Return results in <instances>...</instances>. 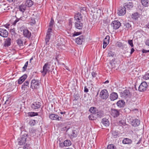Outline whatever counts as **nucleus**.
I'll list each match as a JSON object with an SVG mask.
<instances>
[{"label": "nucleus", "mask_w": 149, "mask_h": 149, "mask_svg": "<svg viewBox=\"0 0 149 149\" xmlns=\"http://www.w3.org/2000/svg\"><path fill=\"white\" fill-rule=\"evenodd\" d=\"M72 144L71 141L70 140H66L63 142V145L65 146H68Z\"/></svg>", "instance_id": "obj_28"}, {"label": "nucleus", "mask_w": 149, "mask_h": 149, "mask_svg": "<svg viewBox=\"0 0 149 149\" xmlns=\"http://www.w3.org/2000/svg\"><path fill=\"white\" fill-rule=\"evenodd\" d=\"M103 115L104 113L102 111L98 110L94 107V120L98 118H101Z\"/></svg>", "instance_id": "obj_1"}, {"label": "nucleus", "mask_w": 149, "mask_h": 149, "mask_svg": "<svg viewBox=\"0 0 149 149\" xmlns=\"http://www.w3.org/2000/svg\"><path fill=\"white\" fill-rule=\"evenodd\" d=\"M128 44L131 47H134L132 40H128Z\"/></svg>", "instance_id": "obj_45"}, {"label": "nucleus", "mask_w": 149, "mask_h": 149, "mask_svg": "<svg viewBox=\"0 0 149 149\" xmlns=\"http://www.w3.org/2000/svg\"><path fill=\"white\" fill-rule=\"evenodd\" d=\"M29 145H27V144L24 146L23 147L24 149H29Z\"/></svg>", "instance_id": "obj_57"}, {"label": "nucleus", "mask_w": 149, "mask_h": 149, "mask_svg": "<svg viewBox=\"0 0 149 149\" xmlns=\"http://www.w3.org/2000/svg\"><path fill=\"white\" fill-rule=\"evenodd\" d=\"M112 137V138H116L119 137V133L117 132L113 131L111 132Z\"/></svg>", "instance_id": "obj_24"}, {"label": "nucleus", "mask_w": 149, "mask_h": 149, "mask_svg": "<svg viewBox=\"0 0 149 149\" xmlns=\"http://www.w3.org/2000/svg\"><path fill=\"white\" fill-rule=\"evenodd\" d=\"M28 63V61H27L25 63L24 66L23 67V71H24L26 70Z\"/></svg>", "instance_id": "obj_40"}, {"label": "nucleus", "mask_w": 149, "mask_h": 149, "mask_svg": "<svg viewBox=\"0 0 149 149\" xmlns=\"http://www.w3.org/2000/svg\"><path fill=\"white\" fill-rule=\"evenodd\" d=\"M148 86V84H140L139 86V90L141 92L145 91Z\"/></svg>", "instance_id": "obj_20"}, {"label": "nucleus", "mask_w": 149, "mask_h": 149, "mask_svg": "<svg viewBox=\"0 0 149 149\" xmlns=\"http://www.w3.org/2000/svg\"><path fill=\"white\" fill-rule=\"evenodd\" d=\"M50 67L48 63H45L43 67V71L44 76L45 75L47 72L49 70Z\"/></svg>", "instance_id": "obj_13"}, {"label": "nucleus", "mask_w": 149, "mask_h": 149, "mask_svg": "<svg viewBox=\"0 0 149 149\" xmlns=\"http://www.w3.org/2000/svg\"><path fill=\"white\" fill-rule=\"evenodd\" d=\"M89 111L91 113H92V111H93V107H91L89 109Z\"/></svg>", "instance_id": "obj_59"}, {"label": "nucleus", "mask_w": 149, "mask_h": 149, "mask_svg": "<svg viewBox=\"0 0 149 149\" xmlns=\"http://www.w3.org/2000/svg\"><path fill=\"white\" fill-rule=\"evenodd\" d=\"M20 30L21 32L23 31V35L25 37L29 38L31 37V33L28 29L22 27L20 28Z\"/></svg>", "instance_id": "obj_2"}, {"label": "nucleus", "mask_w": 149, "mask_h": 149, "mask_svg": "<svg viewBox=\"0 0 149 149\" xmlns=\"http://www.w3.org/2000/svg\"><path fill=\"white\" fill-rule=\"evenodd\" d=\"M41 106V103L38 102H34L31 105V107L32 109H36L39 108Z\"/></svg>", "instance_id": "obj_11"}, {"label": "nucleus", "mask_w": 149, "mask_h": 149, "mask_svg": "<svg viewBox=\"0 0 149 149\" xmlns=\"http://www.w3.org/2000/svg\"><path fill=\"white\" fill-rule=\"evenodd\" d=\"M123 6L125 9H130L133 7V3L132 2H129L125 3L124 4Z\"/></svg>", "instance_id": "obj_16"}, {"label": "nucleus", "mask_w": 149, "mask_h": 149, "mask_svg": "<svg viewBox=\"0 0 149 149\" xmlns=\"http://www.w3.org/2000/svg\"><path fill=\"white\" fill-rule=\"evenodd\" d=\"M33 4L31 0H27L26 1V6L29 7L31 6Z\"/></svg>", "instance_id": "obj_29"}, {"label": "nucleus", "mask_w": 149, "mask_h": 149, "mask_svg": "<svg viewBox=\"0 0 149 149\" xmlns=\"http://www.w3.org/2000/svg\"><path fill=\"white\" fill-rule=\"evenodd\" d=\"M143 78L146 80L149 79V73H146L143 76Z\"/></svg>", "instance_id": "obj_38"}, {"label": "nucleus", "mask_w": 149, "mask_h": 149, "mask_svg": "<svg viewBox=\"0 0 149 149\" xmlns=\"http://www.w3.org/2000/svg\"><path fill=\"white\" fill-rule=\"evenodd\" d=\"M117 105L119 107H123L125 105V102L124 100H119L117 102Z\"/></svg>", "instance_id": "obj_22"}, {"label": "nucleus", "mask_w": 149, "mask_h": 149, "mask_svg": "<svg viewBox=\"0 0 149 149\" xmlns=\"http://www.w3.org/2000/svg\"><path fill=\"white\" fill-rule=\"evenodd\" d=\"M84 92H87L88 91V89L87 88L86 86L84 87Z\"/></svg>", "instance_id": "obj_60"}, {"label": "nucleus", "mask_w": 149, "mask_h": 149, "mask_svg": "<svg viewBox=\"0 0 149 149\" xmlns=\"http://www.w3.org/2000/svg\"><path fill=\"white\" fill-rule=\"evenodd\" d=\"M132 141L131 139L128 138H125L123 141V144H131Z\"/></svg>", "instance_id": "obj_25"}, {"label": "nucleus", "mask_w": 149, "mask_h": 149, "mask_svg": "<svg viewBox=\"0 0 149 149\" xmlns=\"http://www.w3.org/2000/svg\"><path fill=\"white\" fill-rule=\"evenodd\" d=\"M10 25L9 24H6V25H5V26L7 28H8V26Z\"/></svg>", "instance_id": "obj_63"}, {"label": "nucleus", "mask_w": 149, "mask_h": 149, "mask_svg": "<svg viewBox=\"0 0 149 149\" xmlns=\"http://www.w3.org/2000/svg\"><path fill=\"white\" fill-rule=\"evenodd\" d=\"M80 18H78L76 17V21L75 23V27L79 29H82L83 26V24L81 22L80 17Z\"/></svg>", "instance_id": "obj_3"}, {"label": "nucleus", "mask_w": 149, "mask_h": 149, "mask_svg": "<svg viewBox=\"0 0 149 149\" xmlns=\"http://www.w3.org/2000/svg\"><path fill=\"white\" fill-rule=\"evenodd\" d=\"M84 40V36H81L75 39V42L78 44H81Z\"/></svg>", "instance_id": "obj_18"}, {"label": "nucleus", "mask_w": 149, "mask_h": 149, "mask_svg": "<svg viewBox=\"0 0 149 149\" xmlns=\"http://www.w3.org/2000/svg\"><path fill=\"white\" fill-rule=\"evenodd\" d=\"M140 14L137 12L135 13L132 14V17L135 20L137 19L140 17Z\"/></svg>", "instance_id": "obj_23"}, {"label": "nucleus", "mask_w": 149, "mask_h": 149, "mask_svg": "<svg viewBox=\"0 0 149 149\" xmlns=\"http://www.w3.org/2000/svg\"><path fill=\"white\" fill-rule=\"evenodd\" d=\"M86 10V8L85 7H81L80 8V12H82L83 11H85Z\"/></svg>", "instance_id": "obj_52"}, {"label": "nucleus", "mask_w": 149, "mask_h": 149, "mask_svg": "<svg viewBox=\"0 0 149 149\" xmlns=\"http://www.w3.org/2000/svg\"><path fill=\"white\" fill-rule=\"evenodd\" d=\"M29 84H23L22 87V90H25L26 89H27L29 87Z\"/></svg>", "instance_id": "obj_35"}, {"label": "nucleus", "mask_w": 149, "mask_h": 149, "mask_svg": "<svg viewBox=\"0 0 149 149\" xmlns=\"http://www.w3.org/2000/svg\"><path fill=\"white\" fill-rule=\"evenodd\" d=\"M27 76V74H25L21 77L18 79V84H22L26 79Z\"/></svg>", "instance_id": "obj_19"}, {"label": "nucleus", "mask_w": 149, "mask_h": 149, "mask_svg": "<svg viewBox=\"0 0 149 149\" xmlns=\"http://www.w3.org/2000/svg\"><path fill=\"white\" fill-rule=\"evenodd\" d=\"M50 39V36L46 35V37L45 39V41L46 44L49 42Z\"/></svg>", "instance_id": "obj_44"}, {"label": "nucleus", "mask_w": 149, "mask_h": 149, "mask_svg": "<svg viewBox=\"0 0 149 149\" xmlns=\"http://www.w3.org/2000/svg\"><path fill=\"white\" fill-rule=\"evenodd\" d=\"M38 114L37 113L34 112H30L28 113V115L29 116L31 117H33L36 116H37Z\"/></svg>", "instance_id": "obj_34"}, {"label": "nucleus", "mask_w": 149, "mask_h": 149, "mask_svg": "<svg viewBox=\"0 0 149 149\" xmlns=\"http://www.w3.org/2000/svg\"><path fill=\"white\" fill-rule=\"evenodd\" d=\"M109 43L107 42H105V41H104L103 40V48L104 49H105L107 46L108 45Z\"/></svg>", "instance_id": "obj_48"}, {"label": "nucleus", "mask_w": 149, "mask_h": 149, "mask_svg": "<svg viewBox=\"0 0 149 149\" xmlns=\"http://www.w3.org/2000/svg\"><path fill=\"white\" fill-rule=\"evenodd\" d=\"M10 102V100H6V102H5V103L6 104V103H8V104H9V102Z\"/></svg>", "instance_id": "obj_61"}, {"label": "nucleus", "mask_w": 149, "mask_h": 149, "mask_svg": "<svg viewBox=\"0 0 149 149\" xmlns=\"http://www.w3.org/2000/svg\"><path fill=\"white\" fill-rule=\"evenodd\" d=\"M141 2L143 6L145 7L148 6V0H141Z\"/></svg>", "instance_id": "obj_30"}, {"label": "nucleus", "mask_w": 149, "mask_h": 149, "mask_svg": "<svg viewBox=\"0 0 149 149\" xmlns=\"http://www.w3.org/2000/svg\"><path fill=\"white\" fill-rule=\"evenodd\" d=\"M109 94L107 91L106 89L102 90L100 92V97L103 99H106L109 96Z\"/></svg>", "instance_id": "obj_5"}, {"label": "nucleus", "mask_w": 149, "mask_h": 149, "mask_svg": "<svg viewBox=\"0 0 149 149\" xmlns=\"http://www.w3.org/2000/svg\"><path fill=\"white\" fill-rule=\"evenodd\" d=\"M24 18V16H23L22 17H21L19 18H17V19L15 21L13 22V24L14 25L16 23H17V22H18L20 20L22 21L25 20V19Z\"/></svg>", "instance_id": "obj_31"}, {"label": "nucleus", "mask_w": 149, "mask_h": 149, "mask_svg": "<svg viewBox=\"0 0 149 149\" xmlns=\"http://www.w3.org/2000/svg\"><path fill=\"white\" fill-rule=\"evenodd\" d=\"M36 130L33 128H31L29 130V132L30 133H35Z\"/></svg>", "instance_id": "obj_51"}, {"label": "nucleus", "mask_w": 149, "mask_h": 149, "mask_svg": "<svg viewBox=\"0 0 149 149\" xmlns=\"http://www.w3.org/2000/svg\"><path fill=\"white\" fill-rule=\"evenodd\" d=\"M17 43L20 46L23 45V42L22 39H18L16 40Z\"/></svg>", "instance_id": "obj_32"}, {"label": "nucleus", "mask_w": 149, "mask_h": 149, "mask_svg": "<svg viewBox=\"0 0 149 149\" xmlns=\"http://www.w3.org/2000/svg\"><path fill=\"white\" fill-rule=\"evenodd\" d=\"M107 148V149H114V146L113 145H109L108 146Z\"/></svg>", "instance_id": "obj_47"}, {"label": "nucleus", "mask_w": 149, "mask_h": 149, "mask_svg": "<svg viewBox=\"0 0 149 149\" xmlns=\"http://www.w3.org/2000/svg\"><path fill=\"white\" fill-rule=\"evenodd\" d=\"M54 23V19L52 18L51 19L50 22L49 24V26L50 27H52L53 26V25Z\"/></svg>", "instance_id": "obj_41"}, {"label": "nucleus", "mask_w": 149, "mask_h": 149, "mask_svg": "<svg viewBox=\"0 0 149 149\" xmlns=\"http://www.w3.org/2000/svg\"><path fill=\"white\" fill-rule=\"evenodd\" d=\"M30 22V24L31 25L34 24L36 23V21L34 19L31 18Z\"/></svg>", "instance_id": "obj_46"}, {"label": "nucleus", "mask_w": 149, "mask_h": 149, "mask_svg": "<svg viewBox=\"0 0 149 149\" xmlns=\"http://www.w3.org/2000/svg\"><path fill=\"white\" fill-rule=\"evenodd\" d=\"M39 81L37 80L33 79L31 81V84H39Z\"/></svg>", "instance_id": "obj_36"}, {"label": "nucleus", "mask_w": 149, "mask_h": 149, "mask_svg": "<svg viewBox=\"0 0 149 149\" xmlns=\"http://www.w3.org/2000/svg\"><path fill=\"white\" fill-rule=\"evenodd\" d=\"M111 114L113 117L114 118L117 117L120 114L119 111L115 109H112L111 111Z\"/></svg>", "instance_id": "obj_12"}, {"label": "nucleus", "mask_w": 149, "mask_h": 149, "mask_svg": "<svg viewBox=\"0 0 149 149\" xmlns=\"http://www.w3.org/2000/svg\"><path fill=\"white\" fill-rule=\"evenodd\" d=\"M3 46L5 47H8L11 44V39L10 38H8L4 39Z\"/></svg>", "instance_id": "obj_7"}, {"label": "nucleus", "mask_w": 149, "mask_h": 149, "mask_svg": "<svg viewBox=\"0 0 149 149\" xmlns=\"http://www.w3.org/2000/svg\"><path fill=\"white\" fill-rule=\"evenodd\" d=\"M68 135L71 139H72L74 137L77 136V131L75 130H72L71 132L68 133Z\"/></svg>", "instance_id": "obj_14"}, {"label": "nucleus", "mask_w": 149, "mask_h": 149, "mask_svg": "<svg viewBox=\"0 0 149 149\" xmlns=\"http://www.w3.org/2000/svg\"><path fill=\"white\" fill-rule=\"evenodd\" d=\"M116 46L119 47L123 48L124 45L121 42H117L116 44Z\"/></svg>", "instance_id": "obj_33"}, {"label": "nucleus", "mask_w": 149, "mask_h": 149, "mask_svg": "<svg viewBox=\"0 0 149 149\" xmlns=\"http://www.w3.org/2000/svg\"><path fill=\"white\" fill-rule=\"evenodd\" d=\"M126 13V9L124 6L120 7L118 9V14L119 16L123 15Z\"/></svg>", "instance_id": "obj_9"}, {"label": "nucleus", "mask_w": 149, "mask_h": 149, "mask_svg": "<svg viewBox=\"0 0 149 149\" xmlns=\"http://www.w3.org/2000/svg\"><path fill=\"white\" fill-rule=\"evenodd\" d=\"M36 123V121L34 120H31L29 122V124L31 126H33Z\"/></svg>", "instance_id": "obj_43"}, {"label": "nucleus", "mask_w": 149, "mask_h": 149, "mask_svg": "<svg viewBox=\"0 0 149 149\" xmlns=\"http://www.w3.org/2000/svg\"><path fill=\"white\" fill-rule=\"evenodd\" d=\"M10 3H12L14 1V0H7Z\"/></svg>", "instance_id": "obj_62"}, {"label": "nucleus", "mask_w": 149, "mask_h": 149, "mask_svg": "<svg viewBox=\"0 0 149 149\" xmlns=\"http://www.w3.org/2000/svg\"><path fill=\"white\" fill-rule=\"evenodd\" d=\"M27 135L24 134L21 136L18 139V144L20 145H22L25 143L27 138Z\"/></svg>", "instance_id": "obj_4"}, {"label": "nucleus", "mask_w": 149, "mask_h": 149, "mask_svg": "<svg viewBox=\"0 0 149 149\" xmlns=\"http://www.w3.org/2000/svg\"><path fill=\"white\" fill-rule=\"evenodd\" d=\"M8 33V31L5 29L0 28V36L4 38L7 37Z\"/></svg>", "instance_id": "obj_6"}, {"label": "nucleus", "mask_w": 149, "mask_h": 149, "mask_svg": "<svg viewBox=\"0 0 149 149\" xmlns=\"http://www.w3.org/2000/svg\"><path fill=\"white\" fill-rule=\"evenodd\" d=\"M111 25L113 29L116 30L119 28L121 26V23L118 21H114L112 22Z\"/></svg>", "instance_id": "obj_8"}, {"label": "nucleus", "mask_w": 149, "mask_h": 149, "mask_svg": "<svg viewBox=\"0 0 149 149\" xmlns=\"http://www.w3.org/2000/svg\"><path fill=\"white\" fill-rule=\"evenodd\" d=\"M145 44L149 46V38L146 40L145 42Z\"/></svg>", "instance_id": "obj_53"}, {"label": "nucleus", "mask_w": 149, "mask_h": 149, "mask_svg": "<svg viewBox=\"0 0 149 149\" xmlns=\"http://www.w3.org/2000/svg\"><path fill=\"white\" fill-rule=\"evenodd\" d=\"M49 117L51 119L53 120H60L61 119V117H59L58 115L54 114H50Z\"/></svg>", "instance_id": "obj_10"}, {"label": "nucleus", "mask_w": 149, "mask_h": 149, "mask_svg": "<svg viewBox=\"0 0 149 149\" xmlns=\"http://www.w3.org/2000/svg\"><path fill=\"white\" fill-rule=\"evenodd\" d=\"M147 84V83L146 81H141V83L140 84Z\"/></svg>", "instance_id": "obj_64"}, {"label": "nucleus", "mask_w": 149, "mask_h": 149, "mask_svg": "<svg viewBox=\"0 0 149 149\" xmlns=\"http://www.w3.org/2000/svg\"><path fill=\"white\" fill-rule=\"evenodd\" d=\"M109 39L110 37L109 36H106V37L104 40L103 41H105V42L109 43Z\"/></svg>", "instance_id": "obj_39"}, {"label": "nucleus", "mask_w": 149, "mask_h": 149, "mask_svg": "<svg viewBox=\"0 0 149 149\" xmlns=\"http://www.w3.org/2000/svg\"><path fill=\"white\" fill-rule=\"evenodd\" d=\"M102 124L105 126H108L110 124V123L108 119L106 118H103L102 121Z\"/></svg>", "instance_id": "obj_21"}, {"label": "nucleus", "mask_w": 149, "mask_h": 149, "mask_svg": "<svg viewBox=\"0 0 149 149\" xmlns=\"http://www.w3.org/2000/svg\"><path fill=\"white\" fill-rule=\"evenodd\" d=\"M142 52L143 53H147L149 52V50H146L144 49H143L142 50Z\"/></svg>", "instance_id": "obj_55"}, {"label": "nucleus", "mask_w": 149, "mask_h": 149, "mask_svg": "<svg viewBox=\"0 0 149 149\" xmlns=\"http://www.w3.org/2000/svg\"><path fill=\"white\" fill-rule=\"evenodd\" d=\"M81 34V32H74V33L72 34V36L74 37L80 35Z\"/></svg>", "instance_id": "obj_37"}, {"label": "nucleus", "mask_w": 149, "mask_h": 149, "mask_svg": "<svg viewBox=\"0 0 149 149\" xmlns=\"http://www.w3.org/2000/svg\"><path fill=\"white\" fill-rule=\"evenodd\" d=\"M114 55L113 52L111 51H110L108 54V56L109 57H113Z\"/></svg>", "instance_id": "obj_49"}, {"label": "nucleus", "mask_w": 149, "mask_h": 149, "mask_svg": "<svg viewBox=\"0 0 149 149\" xmlns=\"http://www.w3.org/2000/svg\"><path fill=\"white\" fill-rule=\"evenodd\" d=\"M140 124V121L137 119L133 120L131 122V124L132 126L136 127L138 126Z\"/></svg>", "instance_id": "obj_17"}, {"label": "nucleus", "mask_w": 149, "mask_h": 149, "mask_svg": "<svg viewBox=\"0 0 149 149\" xmlns=\"http://www.w3.org/2000/svg\"><path fill=\"white\" fill-rule=\"evenodd\" d=\"M52 31V29L51 28H49L47 32V35L50 36L51 33Z\"/></svg>", "instance_id": "obj_50"}, {"label": "nucleus", "mask_w": 149, "mask_h": 149, "mask_svg": "<svg viewBox=\"0 0 149 149\" xmlns=\"http://www.w3.org/2000/svg\"><path fill=\"white\" fill-rule=\"evenodd\" d=\"M26 8V6L24 4H22L19 6V9L20 11L24 12Z\"/></svg>", "instance_id": "obj_26"}, {"label": "nucleus", "mask_w": 149, "mask_h": 149, "mask_svg": "<svg viewBox=\"0 0 149 149\" xmlns=\"http://www.w3.org/2000/svg\"><path fill=\"white\" fill-rule=\"evenodd\" d=\"M88 118L89 120H93V114L90 115L88 117Z\"/></svg>", "instance_id": "obj_54"}, {"label": "nucleus", "mask_w": 149, "mask_h": 149, "mask_svg": "<svg viewBox=\"0 0 149 149\" xmlns=\"http://www.w3.org/2000/svg\"><path fill=\"white\" fill-rule=\"evenodd\" d=\"M76 17H77L78 18H80L79 17H80L81 18V20H82V17L81 16V14L80 13H78L76 15H75L74 16V18L76 20Z\"/></svg>", "instance_id": "obj_42"}, {"label": "nucleus", "mask_w": 149, "mask_h": 149, "mask_svg": "<svg viewBox=\"0 0 149 149\" xmlns=\"http://www.w3.org/2000/svg\"><path fill=\"white\" fill-rule=\"evenodd\" d=\"M134 49L133 48H132L131 49L130 54H132L133 53L134 51Z\"/></svg>", "instance_id": "obj_58"}, {"label": "nucleus", "mask_w": 149, "mask_h": 149, "mask_svg": "<svg viewBox=\"0 0 149 149\" xmlns=\"http://www.w3.org/2000/svg\"><path fill=\"white\" fill-rule=\"evenodd\" d=\"M124 26L125 27L126 29H130L131 27V25L130 22H125L124 23Z\"/></svg>", "instance_id": "obj_27"}, {"label": "nucleus", "mask_w": 149, "mask_h": 149, "mask_svg": "<svg viewBox=\"0 0 149 149\" xmlns=\"http://www.w3.org/2000/svg\"><path fill=\"white\" fill-rule=\"evenodd\" d=\"M38 86V84H31L30 85V87L32 88V89H34L35 88V86L36 85Z\"/></svg>", "instance_id": "obj_56"}, {"label": "nucleus", "mask_w": 149, "mask_h": 149, "mask_svg": "<svg viewBox=\"0 0 149 149\" xmlns=\"http://www.w3.org/2000/svg\"><path fill=\"white\" fill-rule=\"evenodd\" d=\"M118 95L116 93L113 92L111 93L110 96V98L111 101H114L118 98Z\"/></svg>", "instance_id": "obj_15"}]
</instances>
